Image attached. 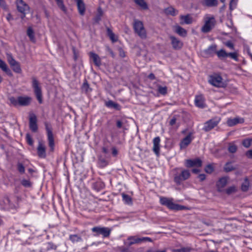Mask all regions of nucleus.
I'll return each mask as SVG.
<instances>
[{
	"instance_id": "obj_56",
	"label": "nucleus",
	"mask_w": 252,
	"mask_h": 252,
	"mask_svg": "<svg viewBox=\"0 0 252 252\" xmlns=\"http://www.w3.org/2000/svg\"><path fill=\"white\" fill-rule=\"evenodd\" d=\"M21 184L25 187H30L31 186V182L27 180H23L22 181Z\"/></svg>"
},
{
	"instance_id": "obj_58",
	"label": "nucleus",
	"mask_w": 252,
	"mask_h": 252,
	"mask_svg": "<svg viewBox=\"0 0 252 252\" xmlns=\"http://www.w3.org/2000/svg\"><path fill=\"white\" fill-rule=\"evenodd\" d=\"M0 6L4 10H7V7L4 0H0Z\"/></svg>"
},
{
	"instance_id": "obj_20",
	"label": "nucleus",
	"mask_w": 252,
	"mask_h": 252,
	"mask_svg": "<svg viewBox=\"0 0 252 252\" xmlns=\"http://www.w3.org/2000/svg\"><path fill=\"white\" fill-rule=\"evenodd\" d=\"M180 24H190L193 22V18L189 14L186 15H181L180 16Z\"/></svg>"
},
{
	"instance_id": "obj_39",
	"label": "nucleus",
	"mask_w": 252,
	"mask_h": 252,
	"mask_svg": "<svg viewBox=\"0 0 252 252\" xmlns=\"http://www.w3.org/2000/svg\"><path fill=\"white\" fill-rule=\"evenodd\" d=\"M225 192L227 194H231L233 193H234L236 192L237 191V188L235 186H232L229 187H228L227 189H226L225 190Z\"/></svg>"
},
{
	"instance_id": "obj_36",
	"label": "nucleus",
	"mask_w": 252,
	"mask_h": 252,
	"mask_svg": "<svg viewBox=\"0 0 252 252\" xmlns=\"http://www.w3.org/2000/svg\"><path fill=\"white\" fill-rule=\"evenodd\" d=\"M237 150V146L233 143H230L228 147V151L229 153L233 154Z\"/></svg>"
},
{
	"instance_id": "obj_15",
	"label": "nucleus",
	"mask_w": 252,
	"mask_h": 252,
	"mask_svg": "<svg viewBox=\"0 0 252 252\" xmlns=\"http://www.w3.org/2000/svg\"><path fill=\"white\" fill-rule=\"evenodd\" d=\"M169 38L173 49L179 50L182 48L183 43L181 40L172 35L170 36Z\"/></svg>"
},
{
	"instance_id": "obj_24",
	"label": "nucleus",
	"mask_w": 252,
	"mask_h": 252,
	"mask_svg": "<svg viewBox=\"0 0 252 252\" xmlns=\"http://www.w3.org/2000/svg\"><path fill=\"white\" fill-rule=\"evenodd\" d=\"M90 58L93 60V61L95 65L99 66L101 64L100 58L96 54L91 53Z\"/></svg>"
},
{
	"instance_id": "obj_50",
	"label": "nucleus",
	"mask_w": 252,
	"mask_h": 252,
	"mask_svg": "<svg viewBox=\"0 0 252 252\" xmlns=\"http://www.w3.org/2000/svg\"><path fill=\"white\" fill-rule=\"evenodd\" d=\"M108 34L111 40L113 42H116L117 40V38L115 37L114 33L111 31L110 30H108Z\"/></svg>"
},
{
	"instance_id": "obj_22",
	"label": "nucleus",
	"mask_w": 252,
	"mask_h": 252,
	"mask_svg": "<svg viewBox=\"0 0 252 252\" xmlns=\"http://www.w3.org/2000/svg\"><path fill=\"white\" fill-rule=\"evenodd\" d=\"M127 245L128 246H130L133 244H139L141 243V238H139L137 236H130L127 238Z\"/></svg>"
},
{
	"instance_id": "obj_16",
	"label": "nucleus",
	"mask_w": 252,
	"mask_h": 252,
	"mask_svg": "<svg viewBox=\"0 0 252 252\" xmlns=\"http://www.w3.org/2000/svg\"><path fill=\"white\" fill-rule=\"evenodd\" d=\"M37 155L40 158H45L46 156L45 146L41 141H38L37 148Z\"/></svg>"
},
{
	"instance_id": "obj_29",
	"label": "nucleus",
	"mask_w": 252,
	"mask_h": 252,
	"mask_svg": "<svg viewBox=\"0 0 252 252\" xmlns=\"http://www.w3.org/2000/svg\"><path fill=\"white\" fill-rule=\"evenodd\" d=\"M235 169V167L233 166L231 162L226 163L223 167L224 171L226 172H230L234 170Z\"/></svg>"
},
{
	"instance_id": "obj_49",
	"label": "nucleus",
	"mask_w": 252,
	"mask_h": 252,
	"mask_svg": "<svg viewBox=\"0 0 252 252\" xmlns=\"http://www.w3.org/2000/svg\"><path fill=\"white\" fill-rule=\"evenodd\" d=\"M227 57H230L236 61H238V54L236 52L227 53Z\"/></svg>"
},
{
	"instance_id": "obj_38",
	"label": "nucleus",
	"mask_w": 252,
	"mask_h": 252,
	"mask_svg": "<svg viewBox=\"0 0 252 252\" xmlns=\"http://www.w3.org/2000/svg\"><path fill=\"white\" fill-rule=\"evenodd\" d=\"M69 239L73 243L82 241L81 237L76 234L70 235Z\"/></svg>"
},
{
	"instance_id": "obj_48",
	"label": "nucleus",
	"mask_w": 252,
	"mask_h": 252,
	"mask_svg": "<svg viewBox=\"0 0 252 252\" xmlns=\"http://www.w3.org/2000/svg\"><path fill=\"white\" fill-rule=\"evenodd\" d=\"M116 126L118 128H123L124 130H126V128L124 126V123L121 120H117L116 121Z\"/></svg>"
},
{
	"instance_id": "obj_47",
	"label": "nucleus",
	"mask_w": 252,
	"mask_h": 252,
	"mask_svg": "<svg viewBox=\"0 0 252 252\" xmlns=\"http://www.w3.org/2000/svg\"><path fill=\"white\" fill-rule=\"evenodd\" d=\"M3 202L5 204V207L7 208L12 207L13 205L11 203L10 200L8 197H5L4 198Z\"/></svg>"
},
{
	"instance_id": "obj_19",
	"label": "nucleus",
	"mask_w": 252,
	"mask_h": 252,
	"mask_svg": "<svg viewBox=\"0 0 252 252\" xmlns=\"http://www.w3.org/2000/svg\"><path fill=\"white\" fill-rule=\"evenodd\" d=\"M194 103L195 105L199 108H203L205 106V99L202 95H199L195 96Z\"/></svg>"
},
{
	"instance_id": "obj_18",
	"label": "nucleus",
	"mask_w": 252,
	"mask_h": 252,
	"mask_svg": "<svg viewBox=\"0 0 252 252\" xmlns=\"http://www.w3.org/2000/svg\"><path fill=\"white\" fill-rule=\"evenodd\" d=\"M160 141L159 137H156L153 139V150L157 156H158L160 151Z\"/></svg>"
},
{
	"instance_id": "obj_11",
	"label": "nucleus",
	"mask_w": 252,
	"mask_h": 252,
	"mask_svg": "<svg viewBox=\"0 0 252 252\" xmlns=\"http://www.w3.org/2000/svg\"><path fill=\"white\" fill-rule=\"evenodd\" d=\"M17 8L19 12L21 13H25V12H28L30 7L23 0H16Z\"/></svg>"
},
{
	"instance_id": "obj_2",
	"label": "nucleus",
	"mask_w": 252,
	"mask_h": 252,
	"mask_svg": "<svg viewBox=\"0 0 252 252\" xmlns=\"http://www.w3.org/2000/svg\"><path fill=\"white\" fill-rule=\"evenodd\" d=\"M10 103L15 106H26L30 105L32 101V98L28 96H19L17 98L10 97L9 98Z\"/></svg>"
},
{
	"instance_id": "obj_21",
	"label": "nucleus",
	"mask_w": 252,
	"mask_h": 252,
	"mask_svg": "<svg viewBox=\"0 0 252 252\" xmlns=\"http://www.w3.org/2000/svg\"><path fill=\"white\" fill-rule=\"evenodd\" d=\"M244 122V119L242 118L236 117L233 119H228L227 124L228 126H232L238 124H242Z\"/></svg>"
},
{
	"instance_id": "obj_4",
	"label": "nucleus",
	"mask_w": 252,
	"mask_h": 252,
	"mask_svg": "<svg viewBox=\"0 0 252 252\" xmlns=\"http://www.w3.org/2000/svg\"><path fill=\"white\" fill-rule=\"evenodd\" d=\"M133 28L135 32L142 39H145L147 36L146 31L144 28L142 22L135 19L133 23Z\"/></svg>"
},
{
	"instance_id": "obj_52",
	"label": "nucleus",
	"mask_w": 252,
	"mask_h": 252,
	"mask_svg": "<svg viewBox=\"0 0 252 252\" xmlns=\"http://www.w3.org/2000/svg\"><path fill=\"white\" fill-rule=\"evenodd\" d=\"M237 1L235 0H231L229 3V8L231 10H233L236 8L237 5Z\"/></svg>"
},
{
	"instance_id": "obj_63",
	"label": "nucleus",
	"mask_w": 252,
	"mask_h": 252,
	"mask_svg": "<svg viewBox=\"0 0 252 252\" xmlns=\"http://www.w3.org/2000/svg\"><path fill=\"white\" fill-rule=\"evenodd\" d=\"M198 178L199 179L200 181H203L205 179L206 176L204 174H201L198 175Z\"/></svg>"
},
{
	"instance_id": "obj_8",
	"label": "nucleus",
	"mask_w": 252,
	"mask_h": 252,
	"mask_svg": "<svg viewBox=\"0 0 252 252\" xmlns=\"http://www.w3.org/2000/svg\"><path fill=\"white\" fill-rule=\"evenodd\" d=\"M190 176L188 170H182L180 174H176L174 176V182L178 185H180L182 182L189 178Z\"/></svg>"
},
{
	"instance_id": "obj_64",
	"label": "nucleus",
	"mask_w": 252,
	"mask_h": 252,
	"mask_svg": "<svg viewBox=\"0 0 252 252\" xmlns=\"http://www.w3.org/2000/svg\"><path fill=\"white\" fill-rule=\"evenodd\" d=\"M141 243L143 242H144V241H149V242L152 241L151 239L149 237H142V238H141Z\"/></svg>"
},
{
	"instance_id": "obj_30",
	"label": "nucleus",
	"mask_w": 252,
	"mask_h": 252,
	"mask_svg": "<svg viewBox=\"0 0 252 252\" xmlns=\"http://www.w3.org/2000/svg\"><path fill=\"white\" fill-rule=\"evenodd\" d=\"M122 196L123 198V200L125 202V203L128 205L132 204V199L128 195L123 193L122 194Z\"/></svg>"
},
{
	"instance_id": "obj_45",
	"label": "nucleus",
	"mask_w": 252,
	"mask_h": 252,
	"mask_svg": "<svg viewBox=\"0 0 252 252\" xmlns=\"http://www.w3.org/2000/svg\"><path fill=\"white\" fill-rule=\"evenodd\" d=\"M191 249L189 247L182 248L180 249L173 250L172 252H190Z\"/></svg>"
},
{
	"instance_id": "obj_37",
	"label": "nucleus",
	"mask_w": 252,
	"mask_h": 252,
	"mask_svg": "<svg viewBox=\"0 0 252 252\" xmlns=\"http://www.w3.org/2000/svg\"><path fill=\"white\" fill-rule=\"evenodd\" d=\"M58 6L64 12H66V8L63 0H55Z\"/></svg>"
},
{
	"instance_id": "obj_13",
	"label": "nucleus",
	"mask_w": 252,
	"mask_h": 252,
	"mask_svg": "<svg viewBox=\"0 0 252 252\" xmlns=\"http://www.w3.org/2000/svg\"><path fill=\"white\" fill-rule=\"evenodd\" d=\"M193 139L192 133H189L180 142V149H184L187 147V146L191 143Z\"/></svg>"
},
{
	"instance_id": "obj_7",
	"label": "nucleus",
	"mask_w": 252,
	"mask_h": 252,
	"mask_svg": "<svg viewBox=\"0 0 252 252\" xmlns=\"http://www.w3.org/2000/svg\"><path fill=\"white\" fill-rule=\"evenodd\" d=\"M91 230L92 232L95 233L94 236L101 235L104 238L109 237L112 231V229L109 227L101 226L94 227Z\"/></svg>"
},
{
	"instance_id": "obj_51",
	"label": "nucleus",
	"mask_w": 252,
	"mask_h": 252,
	"mask_svg": "<svg viewBox=\"0 0 252 252\" xmlns=\"http://www.w3.org/2000/svg\"><path fill=\"white\" fill-rule=\"evenodd\" d=\"M242 144L245 147L249 148L251 145V140L246 139L243 141Z\"/></svg>"
},
{
	"instance_id": "obj_23",
	"label": "nucleus",
	"mask_w": 252,
	"mask_h": 252,
	"mask_svg": "<svg viewBox=\"0 0 252 252\" xmlns=\"http://www.w3.org/2000/svg\"><path fill=\"white\" fill-rule=\"evenodd\" d=\"M76 2L79 14L81 15H84L86 10L85 3L82 0L78 1Z\"/></svg>"
},
{
	"instance_id": "obj_28",
	"label": "nucleus",
	"mask_w": 252,
	"mask_h": 252,
	"mask_svg": "<svg viewBox=\"0 0 252 252\" xmlns=\"http://www.w3.org/2000/svg\"><path fill=\"white\" fill-rule=\"evenodd\" d=\"M0 68H1L3 71L6 72L7 74H9V75L11 74L10 70L7 67V64L5 63V62L2 61L0 59Z\"/></svg>"
},
{
	"instance_id": "obj_35",
	"label": "nucleus",
	"mask_w": 252,
	"mask_h": 252,
	"mask_svg": "<svg viewBox=\"0 0 252 252\" xmlns=\"http://www.w3.org/2000/svg\"><path fill=\"white\" fill-rule=\"evenodd\" d=\"M165 12L167 14H170L172 16H175L178 14V11L175 8L172 7H170L165 9Z\"/></svg>"
},
{
	"instance_id": "obj_14",
	"label": "nucleus",
	"mask_w": 252,
	"mask_h": 252,
	"mask_svg": "<svg viewBox=\"0 0 252 252\" xmlns=\"http://www.w3.org/2000/svg\"><path fill=\"white\" fill-rule=\"evenodd\" d=\"M186 166L187 167H201L202 166V161L199 158L187 159L186 161Z\"/></svg>"
},
{
	"instance_id": "obj_44",
	"label": "nucleus",
	"mask_w": 252,
	"mask_h": 252,
	"mask_svg": "<svg viewBox=\"0 0 252 252\" xmlns=\"http://www.w3.org/2000/svg\"><path fill=\"white\" fill-rule=\"evenodd\" d=\"M11 67L12 68L13 70L16 73H20L22 71L20 63L18 62Z\"/></svg>"
},
{
	"instance_id": "obj_12",
	"label": "nucleus",
	"mask_w": 252,
	"mask_h": 252,
	"mask_svg": "<svg viewBox=\"0 0 252 252\" xmlns=\"http://www.w3.org/2000/svg\"><path fill=\"white\" fill-rule=\"evenodd\" d=\"M29 126L30 129L34 132L37 130V118L34 114H31L30 115Z\"/></svg>"
},
{
	"instance_id": "obj_43",
	"label": "nucleus",
	"mask_w": 252,
	"mask_h": 252,
	"mask_svg": "<svg viewBox=\"0 0 252 252\" xmlns=\"http://www.w3.org/2000/svg\"><path fill=\"white\" fill-rule=\"evenodd\" d=\"M217 48V46L216 44L212 45L209 46L206 50V52L208 54H211L215 52L216 53V51Z\"/></svg>"
},
{
	"instance_id": "obj_53",
	"label": "nucleus",
	"mask_w": 252,
	"mask_h": 252,
	"mask_svg": "<svg viewBox=\"0 0 252 252\" xmlns=\"http://www.w3.org/2000/svg\"><path fill=\"white\" fill-rule=\"evenodd\" d=\"M26 140L28 144L32 146L33 145V142L32 139L29 134H26Z\"/></svg>"
},
{
	"instance_id": "obj_27",
	"label": "nucleus",
	"mask_w": 252,
	"mask_h": 252,
	"mask_svg": "<svg viewBox=\"0 0 252 252\" xmlns=\"http://www.w3.org/2000/svg\"><path fill=\"white\" fill-rule=\"evenodd\" d=\"M134 2L139 6L142 9L146 10L148 9V6L147 3L144 0H133Z\"/></svg>"
},
{
	"instance_id": "obj_57",
	"label": "nucleus",
	"mask_w": 252,
	"mask_h": 252,
	"mask_svg": "<svg viewBox=\"0 0 252 252\" xmlns=\"http://www.w3.org/2000/svg\"><path fill=\"white\" fill-rule=\"evenodd\" d=\"M18 171L21 173H23L25 172V168L21 163H19L18 164Z\"/></svg>"
},
{
	"instance_id": "obj_40",
	"label": "nucleus",
	"mask_w": 252,
	"mask_h": 252,
	"mask_svg": "<svg viewBox=\"0 0 252 252\" xmlns=\"http://www.w3.org/2000/svg\"><path fill=\"white\" fill-rule=\"evenodd\" d=\"M167 88L166 86L162 87L158 85V91L161 94L165 95L167 94Z\"/></svg>"
},
{
	"instance_id": "obj_32",
	"label": "nucleus",
	"mask_w": 252,
	"mask_h": 252,
	"mask_svg": "<svg viewBox=\"0 0 252 252\" xmlns=\"http://www.w3.org/2000/svg\"><path fill=\"white\" fill-rule=\"evenodd\" d=\"M27 35L29 37L30 40L32 42H35V37L33 31L31 27L28 28L27 30Z\"/></svg>"
},
{
	"instance_id": "obj_61",
	"label": "nucleus",
	"mask_w": 252,
	"mask_h": 252,
	"mask_svg": "<svg viewBox=\"0 0 252 252\" xmlns=\"http://www.w3.org/2000/svg\"><path fill=\"white\" fill-rule=\"evenodd\" d=\"M246 156L248 158L252 159V150L248 151L246 153Z\"/></svg>"
},
{
	"instance_id": "obj_25",
	"label": "nucleus",
	"mask_w": 252,
	"mask_h": 252,
	"mask_svg": "<svg viewBox=\"0 0 252 252\" xmlns=\"http://www.w3.org/2000/svg\"><path fill=\"white\" fill-rule=\"evenodd\" d=\"M175 32L179 35L183 37L186 36L187 34V31L179 26H176L175 27Z\"/></svg>"
},
{
	"instance_id": "obj_42",
	"label": "nucleus",
	"mask_w": 252,
	"mask_h": 252,
	"mask_svg": "<svg viewBox=\"0 0 252 252\" xmlns=\"http://www.w3.org/2000/svg\"><path fill=\"white\" fill-rule=\"evenodd\" d=\"M82 91L85 93H89L91 91V89L90 88L89 85L87 82L83 83L82 87Z\"/></svg>"
},
{
	"instance_id": "obj_31",
	"label": "nucleus",
	"mask_w": 252,
	"mask_h": 252,
	"mask_svg": "<svg viewBox=\"0 0 252 252\" xmlns=\"http://www.w3.org/2000/svg\"><path fill=\"white\" fill-rule=\"evenodd\" d=\"M203 2L208 6H214L218 4L217 0H203Z\"/></svg>"
},
{
	"instance_id": "obj_17",
	"label": "nucleus",
	"mask_w": 252,
	"mask_h": 252,
	"mask_svg": "<svg viewBox=\"0 0 252 252\" xmlns=\"http://www.w3.org/2000/svg\"><path fill=\"white\" fill-rule=\"evenodd\" d=\"M46 129L47 133L49 146L50 147L51 150L53 151L54 147V139L53 137V134L52 132V130L50 128L48 127V126H46Z\"/></svg>"
},
{
	"instance_id": "obj_34",
	"label": "nucleus",
	"mask_w": 252,
	"mask_h": 252,
	"mask_svg": "<svg viewBox=\"0 0 252 252\" xmlns=\"http://www.w3.org/2000/svg\"><path fill=\"white\" fill-rule=\"evenodd\" d=\"M250 183L247 178H245L241 185V189L243 191H247L249 189Z\"/></svg>"
},
{
	"instance_id": "obj_54",
	"label": "nucleus",
	"mask_w": 252,
	"mask_h": 252,
	"mask_svg": "<svg viewBox=\"0 0 252 252\" xmlns=\"http://www.w3.org/2000/svg\"><path fill=\"white\" fill-rule=\"evenodd\" d=\"M214 170V168L212 165H208L205 168V171L208 173H211Z\"/></svg>"
},
{
	"instance_id": "obj_33",
	"label": "nucleus",
	"mask_w": 252,
	"mask_h": 252,
	"mask_svg": "<svg viewBox=\"0 0 252 252\" xmlns=\"http://www.w3.org/2000/svg\"><path fill=\"white\" fill-rule=\"evenodd\" d=\"M216 54L219 58L222 59L227 57V53L223 49H220L216 52Z\"/></svg>"
},
{
	"instance_id": "obj_26",
	"label": "nucleus",
	"mask_w": 252,
	"mask_h": 252,
	"mask_svg": "<svg viewBox=\"0 0 252 252\" xmlns=\"http://www.w3.org/2000/svg\"><path fill=\"white\" fill-rule=\"evenodd\" d=\"M105 105L108 108H113L117 110H119L121 109L120 105L112 100H109L106 102Z\"/></svg>"
},
{
	"instance_id": "obj_6",
	"label": "nucleus",
	"mask_w": 252,
	"mask_h": 252,
	"mask_svg": "<svg viewBox=\"0 0 252 252\" xmlns=\"http://www.w3.org/2000/svg\"><path fill=\"white\" fill-rule=\"evenodd\" d=\"M209 82L217 87L223 88L226 86V84L222 81L221 76L217 74L209 76Z\"/></svg>"
},
{
	"instance_id": "obj_46",
	"label": "nucleus",
	"mask_w": 252,
	"mask_h": 252,
	"mask_svg": "<svg viewBox=\"0 0 252 252\" xmlns=\"http://www.w3.org/2000/svg\"><path fill=\"white\" fill-rule=\"evenodd\" d=\"M99 166L104 167L108 164V161L104 158H100L98 160Z\"/></svg>"
},
{
	"instance_id": "obj_62",
	"label": "nucleus",
	"mask_w": 252,
	"mask_h": 252,
	"mask_svg": "<svg viewBox=\"0 0 252 252\" xmlns=\"http://www.w3.org/2000/svg\"><path fill=\"white\" fill-rule=\"evenodd\" d=\"M98 10H99V12H100L99 15H98V16H97L95 18V20H95V21L96 22H97H97H99V21L100 20V19H101V14H101V9H99Z\"/></svg>"
},
{
	"instance_id": "obj_59",
	"label": "nucleus",
	"mask_w": 252,
	"mask_h": 252,
	"mask_svg": "<svg viewBox=\"0 0 252 252\" xmlns=\"http://www.w3.org/2000/svg\"><path fill=\"white\" fill-rule=\"evenodd\" d=\"M119 55L122 58H124L126 56L125 52L122 48L118 49Z\"/></svg>"
},
{
	"instance_id": "obj_10",
	"label": "nucleus",
	"mask_w": 252,
	"mask_h": 252,
	"mask_svg": "<svg viewBox=\"0 0 252 252\" xmlns=\"http://www.w3.org/2000/svg\"><path fill=\"white\" fill-rule=\"evenodd\" d=\"M229 180L228 177H223L219 179L216 183L217 190L219 192H222L224 190V187L227 184Z\"/></svg>"
},
{
	"instance_id": "obj_55",
	"label": "nucleus",
	"mask_w": 252,
	"mask_h": 252,
	"mask_svg": "<svg viewBox=\"0 0 252 252\" xmlns=\"http://www.w3.org/2000/svg\"><path fill=\"white\" fill-rule=\"evenodd\" d=\"M224 45L230 49H234V46L231 41H227L224 43Z\"/></svg>"
},
{
	"instance_id": "obj_41",
	"label": "nucleus",
	"mask_w": 252,
	"mask_h": 252,
	"mask_svg": "<svg viewBox=\"0 0 252 252\" xmlns=\"http://www.w3.org/2000/svg\"><path fill=\"white\" fill-rule=\"evenodd\" d=\"M7 61L10 65L11 67L13 66L14 64L17 63L18 62H17L11 55H7Z\"/></svg>"
},
{
	"instance_id": "obj_9",
	"label": "nucleus",
	"mask_w": 252,
	"mask_h": 252,
	"mask_svg": "<svg viewBox=\"0 0 252 252\" xmlns=\"http://www.w3.org/2000/svg\"><path fill=\"white\" fill-rule=\"evenodd\" d=\"M220 122V120L213 119L209 120L204 123L203 130L205 131H209L216 126Z\"/></svg>"
},
{
	"instance_id": "obj_1",
	"label": "nucleus",
	"mask_w": 252,
	"mask_h": 252,
	"mask_svg": "<svg viewBox=\"0 0 252 252\" xmlns=\"http://www.w3.org/2000/svg\"><path fill=\"white\" fill-rule=\"evenodd\" d=\"M204 24L201 28V31L202 32L207 33L210 32L215 27L216 21L213 16L206 15L204 17Z\"/></svg>"
},
{
	"instance_id": "obj_5",
	"label": "nucleus",
	"mask_w": 252,
	"mask_h": 252,
	"mask_svg": "<svg viewBox=\"0 0 252 252\" xmlns=\"http://www.w3.org/2000/svg\"><path fill=\"white\" fill-rule=\"evenodd\" d=\"M32 87L34 93L39 103H42V95L41 88L38 81L35 78H32Z\"/></svg>"
},
{
	"instance_id": "obj_3",
	"label": "nucleus",
	"mask_w": 252,
	"mask_h": 252,
	"mask_svg": "<svg viewBox=\"0 0 252 252\" xmlns=\"http://www.w3.org/2000/svg\"><path fill=\"white\" fill-rule=\"evenodd\" d=\"M159 201L161 204L167 206L171 210H182L185 208L183 206L174 203L172 198L161 197Z\"/></svg>"
},
{
	"instance_id": "obj_60",
	"label": "nucleus",
	"mask_w": 252,
	"mask_h": 252,
	"mask_svg": "<svg viewBox=\"0 0 252 252\" xmlns=\"http://www.w3.org/2000/svg\"><path fill=\"white\" fill-rule=\"evenodd\" d=\"M106 50L107 52L109 53V54L112 56V58L115 57V54L113 51L108 46L106 47Z\"/></svg>"
}]
</instances>
